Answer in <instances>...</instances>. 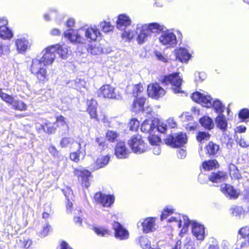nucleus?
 Listing matches in <instances>:
<instances>
[{"label": "nucleus", "instance_id": "obj_17", "mask_svg": "<svg viewBox=\"0 0 249 249\" xmlns=\"http://www.w3.org/2000/svg\"><path fill=\"white\" fill-rule=\"evenodd\" d=\"M220 191L230 199H237L239 196V193L231 185L224 184L220 186Z\"/></svg>", "mask_w": 249, "mask_h": 249}, {"label": "nucleus", "instance_id": "obj_37", "mask_svg": "<svg viewBox=\"0 0 249 249\" xmlns=\"http://www.w3.org/2000/svg\"><path fill=\"white\" fill-rule=\"evenodd\" d=\"M145 102V98L143 97H137L135 99L132 104V107L133 109L138 110L144 111V105Z\"/></svg>", "mask_w": 249, "mask_h": 249}, {"label": "nucleus", "instance_id": "obj_19", "mask_svg": "<svg viewBox=\"0 0 249 249\" xmlns=\"http://www.w3.org/2000/svg\"><path fill=\"white\" fill-rule=\"evenodd\" d=\"M192 231L193 234L197 240H203L205 238V228L201 225L196 221L192 224Z\"/></svg>", "mask_w": 249, "mask_h": 249}, {"label": "nucleus", "instance_id": "obj_8", "mask_svg": "<svg viewBox=\"0 0 249 249\" xmlns=\"http://www.w3.org/2000/svg\"><path fill=\"white\" fill-rule=\"evenodd\" d=\"M128 144L131 150L137 154L143 153L147 149L146 144L139 134L133 135L128 140Z\"/></svg>", "mask_w": 249, "mask_h": 249}, {"label": "nucleus", "instance_id": "obj_52", "mask_svg": "<svg viewBox=\"0 0 249 249\" xmlns=\"http://www.w3.org/2000/svg\"><path fill=\"white\" fill-rule=\"evenodd\" d=\"M238 116L239 118L243 121L249 118V109L248 108H243L241 109L239 112Z\"/></svg>", "mask_w": 249, "mask_h": 249}, {"label": "nucleus", "instance_id": "obj_26", "mask_svg": "<svg viewBox=\"0 0 249 249\" xmlns=\"http://www.w3.org/2000/svg\"><path fill=\"white\" fill-rule=\"evenodd\" d=\"M86 37L90 41H95L100 36L101 33L96 27H88L86 30Z\"/></svg>", "mask_w": 249, "mask_h": 249}, {"label": "nucleus", "instance_id": "obj_61", "mask_svg": "<svg viewBox=\"0 0 249 249\" xmlns=\"http://www.w3.org/2000/svg\"><path fill=\"white\" fill-rule=\"evenodd\" d=\"M20 242H21L22 245L25 248H28L32 245V241L30 239H24L23 240H20Z\"/></svg>", "mask_w": 249, "mask_h": 249}, {"label": "nucleus", "instance_id": "obj_5", "mask_svg": "<svg viewBox=\"0 0 249 249\" xmlns=\"http://www.w3.org/2000/svg\"><path fill=\"white\" fill-rule=\"evenodd\" d=\"M74 176L75 177L83 188L87 189L91 185V181L93 178L91 172L85 168H75L73 171Z\"/></svg>", "mask_w": 249, "mask_h": 249}, {"label": "nucleus", "instance_id": "obj_27", "mask_svg": "<svg viewBox=\"0 0 249 249\" xmlns=\"http://www.w3.org/2000/svg\"><path fill=\"white\" fill-rule=\"evenodd\" d=\"M110 157L108 155L101 156L98 157L94 163L93 170L104 167L109 162Z\"/></svg>", "mask_w": 249, "mask_h": 249}, {"label": "nucleus", "instance_id": "obj_33", "mask_svg": "<svg viewBox=\"0 0 249 249\" xmlns=\"http://www.w3.org/2000/svg\"><path fill=\"white\" fill-rule=\"evenodd\" d=\"M13 36L12 31L6 25L0 26V37L4 39H10Z\"/></svg>", "mask_w": 249, "mask_h": 249}, {"label": "nucleus", "instance_id": "obj_45", "mask_svg": "<svg viewBox=\"0 0 249 249\" xmlns=\"http://www.w3.org/2000/svg\"><path fill=\"white\" fill-rule=\"evenodd\" d=\"M211 137V135L209 133L204 132V131H199L196 136V138L197 141L201 142L203 141H208L210 139Z\"/></svg>", "mask_w": 249, "mask_h": 249}, {"label": "nucleus", "instance_id": "obj_47", "mask_svg": "<svg viewBox=\"0 0 249 249\" xmlns=\"http://www.w3.org/2000/svg\"><path fill=\"white\" fill-rule=\"evenodd\" d=\"M62 191L67 200H72L74 198V196L72 189L68 186H66L62 189Z\"/></svg>", "mask_w": 249, "mask_h": 249}, {"label": "nucleus", "instance_id": "obj_35", "mask_svg": "<svg viewBox=\"0 0 249 249\" xmlns=\"http://www.w3.org/2000/svg\"><path fill=\"white\" fill-rule=\"evenodd\" d=\"M17 50L19 53L25 52L28 46V41L24 38L17 39L15 42Z\"/></svg>", "mask_w": 249, "mask_h": 249}, {"label": "nucleus", "instance_id": "obj_20", "mask_svg": "<svg viewBox=\"0 0 249 249\" xmlns=\"http://www.w3.org/2000/svg\"><path fill=\"white\" fill-rule=\"evenodd\" d=\"M228 178L227 174L223 171L213 172L208 177L209 181L213 183H218L225 181Z\"/></svg>", "mask_w": 249, "mask_h": 249}, {"label": "nucleus", "instance_id": "obj_29", "mask_svg": "<svg viewBox=\"0 0 249 249\" xmlns=\"http://www.w3.org/2000/svg\"><path fill=\"white\" fill-rule=\"evenodd\" d=\"M144 26L150 34L153 33L159 34L164 30V26L157 22L150 23Z\"/></svg>", "mask_w": 249, "mask_h": 249}, {"label": "nucleus", "instance_id": "obj_56", "mask_svg": "<svg viewBox=\"0 0 249 249\" xmlns=\"http://www.w3.org/2000/svg\"><path fill=\"white\" fill-rule=\"evenodd\" d=\"M48 151L49 153L54 157L58 158L59 157L60 153L59 151L56 149V148L53 145H50L48 147Z\"/></svg>", "mask_w": 249, "mask_h": 249}, {"label": "nucleus", "instance_id": "obj_30", "mask_svg": "<svg viewBox=\"0 0 249 249\" xmlns=\"http://www.w3.org/2000/svg\"><path fill=\"white\" fill-rule=\"evenodd\" d=\"M199 122L206 129L211 130L213 128L214 124L213 120L208 116H204L200 118Z\"/></svg>", "mask_w": 249, "mask_h": 249}, {"label": "nucleus", "instance_id": "obj_36", "mask_svg": "<svg viewBox=\"0 0 249 249\" xmlns=\"http://www.w3.org/2000/svg\"><path fill=\"white\" fill-rule=\"evenodd\" d=\"M229 173L231 178L239 179L241 178V174L237 167L233 164H230L229 166Z\"/></svg>", "mask_w": 249, "mask_h": 249}, {"label": "nucleus", "instance_id": "obj_60", "mask_svg": "<svg viewBox=\"0 0 249 249\" xmlns=\"http://www.w3.org/2000/svg\"><path fill=\"white\" fill-rule=\"evenodd\" d=\"M67 202L66 203V208L67 212L71 213L72 210L73 209V203L72 202L74 201V198L72 200H67Z\"/></svg>", "mask_w": 249, "mask_h": 249}, {"label": "nucleus", "instance_id": "obj_64", "mask_svg": "<svg viewBox=\"0 0 249 249\" xmlns=\"http://www.w3.org/2000/svg\"><path fill=\"white\" fill-rule=\"evenodd\" d=\"M61 249H72L67 242L63 241L61 245Z\"/></svg>", "mask_w": 249, "mask_h": 249}, {"label": "nucleus", "instance_id": "obj_6", "mask_svg": "<svg viewBox=\"0 0 249 249\" xmlns=\"http://www.w3.org/2000/svg\"><path fill=\"white\" fill-rule=\"evenodd\" d=\"M97 102L93 99L90 100L88 104L86 111L89 114L90 119L97 122L105 123L107 121V118L105 113L103 111L97 112Z\"/></svg>", "mask_w": 249, "mask_h": 249}, {"label": "nucleus", "instance_id": "obj_63", "mask_svg": "<svg viewBox=\"0 0 249 249\" xmlns=\"http://www.w3.org/2000/svg\"><path fill=\"white\" fill-rule=\"evenodd\" d=\"M51 34L53 36H59L61 35V32L59 29L54 28L52 30Z\"/></svg>", "mask_w": 249, "mask_h": 249}, {"label": "nucleus", "instance_id": "obj_59", "mask_svg": "<svg viewBox=\"0 0 249 249\" xmlns=\"http://www.w3.org/2000/svg\"><path fill=\"white\" fill-rule=\"evenodd\" d=\"M95 141L97 142L98 146L101 148V149L105 148L106 146L105 142L103 137H97L95 139Z\"/></svg>", "mask_w": 249, "mask_h": 249}, {"label": "nucleus", "instance_id": "obj_23", "mask_svg": "<svg viewBox=\"0 0 249 249\" xmlns=\"http://www.w3.org/2000/svg\"><path fill=\"white\" fill-rule=\"evenodd\" d=\"M175 55L181 62H187L191 58V55L185 48H179L176 50Z\"/></svg>", "mask_w": 249, "mask_h": 249}, {"label": "nucleus", "instance_id": "obj_54", "mask_svg": "<svg viewBox=\"0 0 249 249\" xmlns=\"http://www.w3.org/2000/svg\"><path fill=\"white\" fill-rule=\"evenodd\" d=\"M129 124L130 130H136L138 128L140 125V122L137 119L132 118L130 120Z\"/></svg>", "mask_w": 249, "mask_h": 249}, {"label": "nucleus", "instance_id": "obj_40", "mask_svg": "<svg viewBox=\"0 0 249 249\" xmlns=\"http://www.w3.org/2000/svg\"><path fill=\"white\" fill-rule=\"evenodd\" d=\"M193 221H191L190 219H183V220H181V219H180L178 223V226L179 228H180L182 225V228L179 234L185 233H186L188 230L189 227L194 222Z\"/></svg>", "mask_w": 249, "mask_h": 249}, {"label": "nucleus", "instance_id": "obj_34", "mask_svg": "<svg viewBox=\"0 0 249 249\" xmlns=\"http://www.w3.org/2000/svg\"><path fill=\"white\" fill-rule=\"evenodd\" d=\"M75 142L74 139L71 137H65L62 138L60 141V145L62 148L67 147L70 146L71 149H73V147L75 144Z\"/></svg>", "mask_w": 249, "mask_h": 249}, {"label": "nucleus", "instance_id": "obj_21", "mask_svg": "<svg viewBox=\"0 0 249 249\" xmlns=\"http://www.w3.org/2000/svg\"><path fill=\"white\" fill-rule=\"evenodd\" d=\"M155 219H144L142 222H138V228L142 227V230L144 233L152 231L154 229Z\"/></svg>", "mask_w": 249, "mask_h": 249}, {"label": "nucleus", "instance_id": "obj_42", "mask_svg": "<svg viewBox=\"0 0 249 249\" xmlns=\"http://www.w3.org/2000/svg\"><path fill=\"white\" fill-rule=\"evenodd\" d=\"M141 129L143 132H150L154 129V124L149 120H146L142 123Z\"/></svg>", "mask_w": 249, "mask_h": 249}, {"label": "nucleus", "instance_id": "obj_12", "mask_svg": "<svg viewBox=\"0 0 249 249\" xmlns=\"http://www.w3.org/2000/svg\"><path fill=\"white\" fill-rule=\"evenodd\" d=\"M159 41L162 45L170 48L174 47L177 43L176 36L168 30L162 33L159 37Z\"/></svg>", "mask_w": 249, "mask_h": 249}, {"label": "nucleus", "instance_id": "obj_41", "mask_svg": "<svg viewBox=\"0 0 249 249\" xmlns=\"http://www.w3.org/2000/svg\"><path fill=\"white\" fill-rule=\"evenodd\" d=\"M231 213L232 216L241 217L245 213L243 207L239 206H233L231 209Z\"/></svg>", "mask_w": 249, "mask_h": 249}, {"label": "nucleus", "instance_id": "obj_31", "mask_svg": "<svg viewBox=\"0 0 249 249\" xmlns=\"http://www.w3.org/2000/svg\"><path fill=\"white\" fill-rule=\"evenodd\" d=\"M217 127L225 132L227 128V121L223 114L218 115L215 118Z\"/></svg>", "mask_w": 249, "mask_h": 249}, {"label": "nucleus", "instance_id": "obj_4", "mask_svg": "<svg viewBox=\"0 0 249 249\" xmlns=\"http://www.w3.org/2000/svg\"><path fill=\"white\" fill-rule=\"evenodd\" d=\"M55 121L54 122H51L46 120L45 123L42 124L40 127L44 132L49 135L54 134L57 128L60 127L66 126L69 129V126L67 123L66 119L62 115H57L55 117Z\"/></svg>", "mask_w": 249, "mask_h": 249}, {"label": "nucleus", "instance_id": "obj_15", "mask_svg": "<svg viewBox=\"0 0 249 249\" xmlns=\"http://www.w3.org/2000/svg\"><path fill=\"white\" fill-rule=\"evenodd\" d=\"M115 231V236L120 240H126L129 237V232L122 225L118 222L114 221L112 224Z\"/></svg>", "mask_w": 249, "mask_h": 249}, {"label": "nucleus", "instance_id": "obj_48", "mask_svg": "<svg viewBox=\"0 0 249 249\" xmlns=\"http://www.w3.org/2000/svg\"><path fill=\"white\" fill-rule=\"evenodd\" d=\"M100 26L102 30L105 33L112 31L114 29L113 26H112L109 22L105 21H103L100 23Z\"/></svg>", "mask_w": 249, "mask_h": 249}, {"label": "nucleus", "instance_id": "obj_16", "mask_svg": "<svg viewBox=\"0 0 249 249\" xmlns=\"http://www.w3.org/2000/svg\"><path fill=\"white\" fill-rule=\"evenodd\" d=\"M114 154L118 159H125L128 157L129 151L123 141L118 142L115 147Z\"/></svg>", "mask_w": 249, "mask_h": 249}, {"label": "nucleus", "instance_id": "obj_3", "mask_svg": "<svg viewBox=\"0 0 249 249\" xmlns=\"http://www.w3.org/2000/svg\"><path fill=\"white\" fill-rule=\"evenodd\" d=\"M160 82L163 85H171V88L175 93L182 92L181 86L182 79L179 72H176L161 77Z\"/></svg>", "mask_w": 249, "mask_h": 249}, {"label": "nucleus", "instance_id": "obj_55", "mask_svg": "<svg viewBox=\"0 0 249 249\" xmlns=\"http://www.w3.org/2000/svg\"><path fill=\"white\" fill-rule=\"evenodd\" d=\"M148 140L149 142L153 145L159 144L161 141L159 137L154 135H150L148 137Z\"/></svg>", "mask_w": 249, "mask_h": 249}, {"label": "nucleus", "instance_id": "obj_62", "mask_svg": "<svg viewBox=\"0 0 249 249\" xmlns=\"http://www.w3.org/2000/svg\"><path fill=\"white\" fill-rule=\"evenodd\" d=\"M168 126L171 128H175L177 126L176 123L173 119H168L167 121Z\"/></svg>", "mask_w": 249, "mask_h": 249}, {"label": "nucleus", "instance_id": "obj_14", "mask_svg": "<svg viewBox=\"0 0 249 249\" xmlns=\"http://www.w3.org/2000/svg\"><path fill=\"white\" fill-rule=\"evenodd\" d=\"M115 87L109 84L103 85L98 90V95L100 97L107 99H117L118 95L115 92Z\"/></svg>", "mask_w": 249, "mask_h": 249}, {"label": "nucleus", "instance_id": "obj_7", "mask_svg": "<svg viewBox=\"0 0 249 249\" xmlns=\"http://www.w3.org/2000/svg\"><path fill=\"white\" fill-rule=\"evenodd\" d=\"M164 142L167 145L172 148H180L187 142V137L185 133L180 132L167 136Z\"/></svg>", "mask_w": 249, "mask_h": 249}, {"label": "nucleus", "instance_id": "obj_18", "mask_svg": "<svg viewBox=\"0 0 249 249\" xmlns=\"http://www.w3.org/2000/svg\"><path fill=\"white\" fill-rule=\"evenodd\" d=\"M206 154L209 157H216L220 153V145L210 141L205 147Z\"/></svg>", "mask_w": 249, "mask_h": 249}, {"label": "nucleus", "instance_id": "obj_28", "mask_svg": "<svg viewBox=\"0 0 249 249\" xmlns=\"http://www.w3.org/2000/svg\"><path fill=\"white\" fill-rule=\"evenodd\" d=\"M64 36L72 42L80 43L81 37L76 31L73 30H68L64 33Z\"/></svg>", "mask_w": 249, "mask_h": 249}, {"label": "nucleus", "instance_id": "obj_13", "mask_svg": "<svg viewBox=\"0 0 249 249\" xmlns=\"http://www.w3.org/2000/svg\"><path fill=\"white\" fill-rule=\"evenodd\" d=\"M94 198L97 203L105 207H110L115 200V197L113 195H106L101 192H96Z\"/></svg>", "mask_w": 249, "mask_h": 249}, {"label": "nucleus", "instance_id": "obj_57", "mask_svg": "<svg viewBox=\"0 0 249 249\" xmlns=\"http://www.w3.org/2000/svg\"><path fill=\"white\" fill-rule=\"evenodd\" d=\"M154 54H155V56L156 57L157 59L158 60H159V61H162L163 62H167V59L160 52H158V51H156L154 52Z\"/></svg>", "mask_w": 249, "mask_h": 249}, {"label": "nucleus", "instance_id": "obj_38", "mask_svg": "<svg viewBox=\"0 0 249 249\" xmlns=\"http://www.w3.org/2000/svg\"><path fill=\"white\" fill-rule=\"evenodd\" d=\"M150 35L149 32L143 26L137 38L138 43L140 44L143 43L146 40L147 37Z\"/></svg>", "mask_w": 249, "mask_h": 249}, {"label": "nucleus", "instance_id": "obj_58", "mask_svg": "<svg viewBox=\"0 0 249 249\" xmlns=\"http://www.w3.org/2000/svg\"><path fill=\"white\" fill-rule=\"evenodd\" d=\"M139 242L141 246L143 249L148 248L150 246V244H149V241L145 237H141L139 239Z\"/></svg>", "mask_w": 249, "mask_h": 249}, {"label": "nucleus", "instance_id": "obj_11", "mask_svg": "<svg viewBox=\"0 0 249 249\" xmlns=\"http://www.w3.org/2000/svg\"><path fill=\"white\" fill-rule=\"evenodd\" d=\"M55 46H52L46 48L45 53L37 60L44 66H47L52 64L55 58Z\"/></svg>", "mask_w": 249, "mask_h": 249}, {"label": "nucleus", "instance_id": "obj_22", "mask_svg": "<svg viewBox=\"0 0 249 249\" xmlns=\"http://www.w3.org/2000/svg\"><path fill=\"white\" fill-rule=\"evenodd\" d=\"M116 27L122 30L123 28H126L131 24V20L129 17L124 14H120L118 16L116 21Z\"/></svg>", "mask_w": 249, "mask_h": 249}, {"label": "nucleus", "instance_id": "obj_9", "mask_svg": "<svg viewBox=\"0 0 249 249\" xmlns=\"http://www.w3.org/2000/svg\"><path fill=\"white\" fill-rule=\"evenodd\" d=\"M0 98L6 103L12 105L13 108L15 110L24 111L27 109V106L24 102L19 100H15L13 96L3 92L1 88H0Z\"/></svg>", "mask_w": 249, "mask_h": 249}, {"label": "nucleus", "instance_id": "obj_39", "mask_svg": "<svg viewBox=\"0 0 249 249\" xmlns=\"http://www.w3.org/2000/svg\"><path fill=\"white\" fill-rule=\"evenodd\" d=\"M150 35L149 32L143 26L137 38L138 43L140 44L143 43L146 40L147 37Z\"/></svg>", "mask_w": 249, "mask_h": 249}, {"label": "nucleus", "instance_id": "obj_43", "mask_svg": "<svg viewBox=\"0 0 249 249\" xmlns=\"http://www.w3.org/2000/svg\"><path fill=\"white\" fill-rule=\"evenodd\" d=\"M92 229L98 236L106 237L110 234L109 231L107 229L103 227H93Z\"/></svg>", "mask_w": 249, "mask_h": 249}, {"label": "nucleus", "instance_id": "obj_49", "mask_svg": "<svg viewBox=\"0 0 249 249\" xmlns=\"http://www.w3.org/2000/svg\"><path fill=\"white\" fill-rule=\"evenodd\" d=\"M118 136V134L117 133L112 130H108L106 134L107 140L112 142H115Z\"/></svg>", "mask_w": 249, "mask_h": 249}, {"label": "nucleus", "instance_id": "obj_53", "mask_svg": "<svg viewBox=\"0 0 249 249\" xmlns=\"http://www.w3.org/2000/svg\"><path fill=\"white\" fill-rule=\"evenodd\" d=\"M121 37L125 41H130L133 38L132 31H124L122 34Z\"/></svg>", "mask_w": 249, "mask_h": 249}, {"label": "nucleus", "instance_id": "obj_46", "mask_svg": "<svg viewBox=\"0 0 249 249\" xmlns=\"http://www.w3.org/2000/svg\"><path fill=\"white\" fill-rule=\"evenodd\" d=\"M42 229L39 233V236L41 238L44 237L48 235V232L50 231L51 229L50 226L49 225L48 223L47 222L46 220H44V222H42Z\"/></svg>", "mask_w": 249, "mask_h": 249}, {"label": "nucleus", "instance_id": "obj_51", "mask_svg": "<svg viewBox=\"0 0 249 249\" xmlns=\"http://www.w3.org/2000/svg\"><path fill=\"white\" fill-rule=\"evenodd\" d=\"M56 46L55 53H58L62 58L66 57L67 54V49L63 48L62 46L58 45Z\"/></svg>", "mask_w": 249, "mask_h": 249}, {"label": "nucleus", "instance_id": "obj_24", "mask_svg": "<svg viewBox=\"0 0 249 249\" xmlns=\"http://www.w3.org/2000/svg\"><path fill=\"white\" fill-rule=\"evenodd\" d=\"M239 233L245 239L242 241L240 247L241 248H248L249 247V227H246L241 228L239 231Z\"/></svg>", "mask_w": 249, "mask_h": 249}, {"label": "nucleus", "instance_id": "obj_2", "mask_svg": "<svg viewBox=\"0 0 249 249\" xmlns=\"http://www.w3.org/2000/svg\"><path fill=\"white\" fill-rule=\"evenodd\" d=\"M30 71L39 84H44L49 79V75L46 66L40 63L37 58H34L30 67Z\"/></svg>", "mask_w": 249, "mask_h": 249}, {"label": "nucleus", "instance_id": "obj_44", "mask_svg": "<svg viewBox=\"0 0 249 249\" xmlns=\"http://www.w3.org/2000/svg\"><path fill=\"white\" fill-rule=\"evenodd\" d=\"M175 213V209L172 207L166 206L162 211L160 218H167Z\"/></svg>", "mask_w": 249, "mask_h": 249}, {"label": "nucleus", "instance_id": "obj_10", "mask_svg": "<svg viewBox=\"0 0 249 249\" xmlns=\"http://www.w3.org/2000/svg\"><path fill=\"white\" fill-rule=\"evenodd\" d=\"M147 92L149 97L158 100L165 94L166 91L159 83L155 82L147 86Z\"/></svg>", "mask_w": 249, "mask_h": 249}, {"label": "nucleus", "instance_id": "obj_25", "mask_svg": "<svg viewBox=\"0 0 249 249\" xmlns=\"http://www.w3.org/2000/svg\"><path fill=\"white\" fill-rule=\"evenodd\" d=\"M220 165L215 159H211L205 160L202 162V167L205 171H211L213 169H217Z\"/></svg>", "mask_w": 249, "mask_h": 249}, {"label": "nucleus", "instance_id": "obj_1", "mask_svg": "<svg viewBox=\"0 0 249 249\" xmlns=\"http://www.w3.org/2000/svg\"><path fill=\"white\" fill-rule=\"evenodd\" d=\"M191 97L195 102L203 104L207 107L212 106L215 111L217 113L223 112L222 103L218 100H215L212 104V99L209 95H204L199 91H196L191 94Z\"/></svg>", "mask_w": 249, "mask_h": 249}, {"label": "nucleus", "instance_id": "obj_50", "mask_svg": "<svg viewBox=\"0 0 249 249\" xmlns=\"http://www.w3.org/2000/svg\"><path fill=\"white\" fill-rule=\"evenodd\" d=\"M143 91L142 85L140 83L134 86L132 94L136 97L138 96Z\"/></svg>", "mask_w": 249, "mask_h": 249}, {"label": "nucleus", "instance_id": "obj_32", "mask_svg": "<svg viewBox=\"0 0 249 249\" xmlns=\"http://www.w3.org/2000/svg\"><path fill=\"white\" fill-rule=\"evenodd\" d=\"M76 146V151L72 152L70 154V159L72 161L78 163L80 161V154L81 153V144L80 142H75Z\"/></svg>", "mask_w": 249, "mask_h": 249}]
</instances>
